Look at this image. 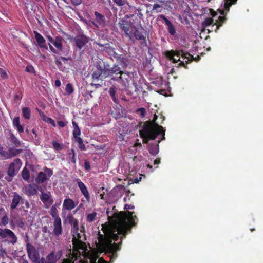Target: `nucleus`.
I'll return each instance as SVG.
<instances>
[{
  "label": "nucleus",
  "mask_w": 263,
  "mask_h": 263,
  "mask_svg": "<svg viewBox=\"0 0 263 263\" xmlns=\"http://www.w3.org/2000/svg\"><path fill=\"white\" fill-rule=\"evenodd\" d=\"M134 213L127 211L113 215L112 222L118 233H111L110 238L105 239L104 244V249L109 254L111 261L117 257V251L120 250L122 239L125 238L127 231L137 224L135 220H138V218L133 215Z\"/></svg>",
  "instance_id": "obj_1"
},
{
  "label": "nucleus",
  "mask_w": 263,
  "mask_h": 263,
  "mask_svg": "<svg viewBox=\"0 0 263 263\" xmlns=\"http://www.w3.org/2000/svg\"><path fill=\"white\" fill-rule=\"evenodd\" d=\"M160 134H163V139H165L163 127L158 124H153L152 122H146L140 130V136L143 143L145 144H148L149 140H155Z\"/></svg>",
  "instance_id": "obj_2"
},
{
  "label": "nucleus",
  "mask_w": 263,
  "mask_h": 263,
  "mask_svg": "<svg viewBox=\"0 0 263 263\" xmlns=\"http://www.w3.org/2000/svg\"><path fill=\"white\" fill-rule=\"evenodd\" d=\"M58 205L55 204L50 209L49 213L54 218L53 234L55 236H59L62 234V221L59 216Z\"/></svg>",
  "instance_id": "obj_3"
},
{
  "label": "nucleus",
  "mask_w": 263,
  "mask_h": 263,
  "mask_svg": "<svg viewBox=\"0 0 263 263\" xmlns=\"http://www.w3.org/2000/svg\"><path fill=\"white\" fill-rule=\"evenodd\" d=\"M0 239H3L8 243L14 245L17 238L14 233L9 229L0 228Z\"/></svg>",
  "instance_id": "obj_4"
},
{
  "label": "nucleus",
  "mask_w": 263,
  "mask_h": 263,
  "mask_svg": "<svg viewBox=\"0 0 263 263\" xmlns=\"http://www.w3.org/2000/svg\"><path fill=\"white\" fill-rule=\"evenodd\" d=\"M118 26L122 31H124L126 36L129 37L130 40H132V29L135 26L130 21L122 20L119 23Z\"/></svg>",
  "instance_id": "obj_5"
},
{
  "label": "nucleus",
  "mask_w": 263,
  "mask_h": 263,
  "mask_svg": "<svg viewBox=\"0 0 263 263\" xmlns=\"http://www.w3.org/2000/svg\"><path fill=\"white\" fill-rule=\"evenodd\" d=\"M22 164V163L20 159H15L9 165L7 170L8 175L11 178L14 177L18 172Z\"/></svg>",
  "instance_id": "obj_6"
},
{
  "label": "nucleus",
  "mask_w": 263,
  "mask_h": 263,
  "mask_svg": "<svg viewBox=\"0 0 263 263\" xmlns=\"http://www.w3.org/2000/svg\"><path fill=\"white\" fill-rule=\"evenodd\" d=\"M129 73L122 71L119 76L112 77L111 80L121 84L125 88L129 85Z\"/></svg>",
  "instance_id": "obj_7"
},
{
  "label": "nucleus",
  "mask_w": 263,
  "mask_h": 263,
  "mask_svg": "<svg viewBox=\"0 0 263 263\" xmlns=\"http://www.w3.org/2000/svg\"><path fill=\"white\" fill-rule=\"evenodd\" d=\"M89 38L83 34H78L73 38L74 45L79 50H81L89 42Z\"/></svg>",
  "instance_id": "obj_8"
},
{
  "label": "nucleus",
  "mask_w": 263,
  "mask_h": 263,
  "mask_svg": "<svg viewBox=\"0 0 263 263\" xmlns=\"http://www.w3.org/2000/svg\"><path fill=\"white\" fill-rule=\"evenodd\" d=\"M26 250L29 258L33 262H36L39 258V254L35 247L31 243H27L26 245Z\"/></svg>",
  "instance_id": "obj_9"
},
{
  "label": "nucleus",
  "mask_w": 263,
  "mask_h": 263,
  "mask_svg": "<svg viewBox=\"0 0 263 263\" xmlns=\"http://www.w3.org/2000/svg\"><path fill=\"white\" fill-rule=\"evenodd\" d=\"M76 182L77 183L81 194L84 196L87 202L89 203L91 200V197L87 186L79 178L76 179Z\"/></svg>",
  "instance_id": "obj_10"
},
{
  "label": "nucleus",
  "mask_w": 263,
  "mask_h": 263,
  "mask_svg": "<svg viewBox=\"0 0 263 263\" xmlns=\"http://www.w3.org/2000/svg\"><path fill=\"white\" fill-rule=\"evenodd\" d=\"M46 39L55 46L58 51H61L62 50V43L64 40L61 36H58L55 39H53L51 36L48 35H46Z\"/></svg>",
  "instance_id": "obj_11"
},
{
  "label": "nucleus",
  "mask_w": 263,
  "mask_h": 263,
  "mask_svg": "<svg viewBox=\"0 0 263 263\" xmlns=\"http://www.w3.org/2000/svg\"><path fill=\"white\" fill-rule=\"evenodd\" d=\"M38 185L35 183L28 184L23 188V192L27 196L31 197L37 194Z\"/></svg>",
  "instance_id": "obj_12"
},
{
  "label": "nucleus",
  "mask_w": 263,
  "mask_h": 263,
  "mask_svg": "<svg viewBox=\"0 0 263 263\" xmlns=\"http://www.w3.org/2000/svg\"><path fill=\"white\" fill-rule=\"evenodd\" d=\"M132 29V36L135 37V39L137 40L141 41V45L142 46H147V42L145 36L143 34V33L139 31L135 26L133 27Z\"/></svg>",
  "instance_id": "obj_13"
},
{
  "label": "nucleus",
  "mask_w": 263,
  "mask_h": 263,
  "mask_svg": "<svg viewBox=\"0 0 263 263\" xmlns=\"http://www.w3.org/2000/svg\"><path fill=\"white\" fill-rule=\"evenodd\" d=\"M33 33L38 46L40 48L47 50L48 46L46 44V40L43 36L36 31H34Z\"/></svg>",
  "instance_id": "obj_14"
},
{
  "label": "nucleus",
  "mask_w": 263,
  "mask_h": 263,
  "mask_svg": "<svg viewBox=\"0 0 263 263\" xmlns=\"http://www.w3.org/2000/svg\"><path fill=\"white\" fill-rule=\"evenodd\" d=\"M163 137L160 139L158 140L157 142L154 143H148L147 146V149L149 153L153 155H156L159 152V143L161 142V140H164Z\"/></svg>",
  "instance_id": "obj_15"
},
{
  "label": "nucleus",
  "mask_w": 263,
  "mask_h": 263,
  "mask_svg": "<svg viewBox=\"0 0 263 263\" xmlns=\"http://www.w3.org/2000/svg\"><path fill=\"white\" fill-rule=\"evenodd\" d=\"M23 199L17 193L14 192L10 204V209L11 210L15 209L20 203H23Z\"/></svg>",
  "instance_id": "obj_16"
},
{
  "label": "nucleus",
  "mask_w": 263,
  "mask_h": 263,
  "mask_svg": "<svg viewBox=\"0 0 263 263\" xmlns=\"http://www.w3.org/2000/svg\"><path fill=\"white\" fill-rule=\"evenodd\" d=\"M166 57L173 63H177L180 61V52L173 50L167 51L165 52Z\"/></svg>",
  "instance_id": "obj_17"
},
{
  "label": "nucleus",
  "mask_w": 263,
  "mask_h": 263,
  "mask_svg": "<svg viewBox=\"0 0 263 263\" xmlns=\"http://www.w3.org/2000/svg\"><path fill=\"white\" fill-rule=\"evenodd\" d=\"M159 17L165 22V25L167 26L168 31L170 34L174 35L176 33V29L174 25L164 15L161 14L159 15Z\"/></svg>",
  "instance_id": "obj_18"
},
{
  "label": "nucleus",
  "mask_w": 263,
  "mask_h": 263,
  "mask_svg": "<svg viewBox=\"0 0 263 263\" xmlns=\"http://www.w3.org/2000/svg\"><path fill=\"white\" fill-rule=\"evenodd\" d=\"M22 148L9 146L7 158L10 159L18 155L22 152Z\"/></svg>",
  "instance_id": "obj_19"
},
{
  "label": "nucleus",
  "mask_w": 263,
  "mask_h": 263,
  "mask_svg": "<svg viewBox=\"0 0 263 263\" xmlns=\"http://www.w3.org/2000/svg\"><path fill=\"white\" fill-rule=\"evenodd\" d=\"M76 206L74 201L69 197H66L63 201V210L65 209L68 211H71Z\"/></svg>",
  "instance_id": "obj_20"
},
{
  "label": "nucleus",
  "mask_w": 263,
  "mask_h": 263,
  "mask_svg": "<svg viewBox=\"0 0 263 263\" xmlns=\"http://www.w3.org/2000/svg\"><path fill=\"white\" fill-rule=\"evenodd\" d=\"M92 78L93 80H102L103 74L102 71V66L100 65H97L95 69L93 70Z\"/></svg>",
  "instance_id": "obj_21"
},
{
  "label": "nucleus",
  "mask_w": 263,
  "mask_h": 263,
  "mask_svg": "<svg viewBox=\"0 0 263 263\" xmlns=\"http://www.w3.org/2000/svg\"><path fill=\"white\" fill-rule=\"evenodd\" d=\"M99 46L103 47V50L107 52L109 55L114 58V56L117 55V53L115 51V49L110 46L109 43L104 45L98 44Z\"/></svg>",
  "instance_id": "obj_22"
},
{
  "label": "nucleus",
  "mask_w": 263,
  "mask_h": 263,
  "mask_svg": "<svg viewBox=\"0 0 263 263\" xmlns=\"http://www.w3.org/2000/svg\"><path fill=\"white\" fill-rule=\"evenodd\" d=\"M9 141L10 144L9 146L15 147L16 148H22V142L13 133L10 134Z\"/></svg>",
  "instance_id": "obj_23"
},
{
  "label": "nucleus",
  "mask_w": 263,
  "mask_h": 263,
  "mask_svg": "<svg viewBox=\"0 0 263 263\" xmlns=\"http://www.w3.org/2000/svg\"><path fill=\"white\" fill-rule=\"evenodd\" d=\"M94 15L95 16V21L97 24L101 27H104L106 24L104 16L97 11L95 12Z\"/></svg>",
  "instance_id": "obj_24"
},
{
  "label": "nucleus",
  "mask_w": 263,
  "mask_h": 263,
  "mask_svg": "<svg viewBox=\"0 0 263 263\" xmlns=\"http://www.w3.org/2000/svg\"><path fill=\"white\" fill-rule=\"evenodd\" d=\"M72 123L73 126V130L72 132L73 140L75 141L78 140V139H81L80 137L81 135V130L77 123L72 121Z\"/></svg>",
  "instance_id": "obj_25"
},
{
  "label": "nucleus",
  "mask_w": 263,
  "mask_h": 263,
  "mask_svg": "<svg viewBox=\"0 0 263 263\" xmlns=\"http://www.w3.org/2000/svg\"><path fill=\"white\" fill-rule=\"evenodd\" d=\"M41 200L44 203H45L47 201H49L50 204H51L53 202V200L50 196V193H42L40 196Z\"/></svg>",
  "instance_id": "obj_26"
},
{
  "label": "nucleus",
  "mask_w": 263,
  "mask_h": 263,
  "mask_svg": "<svg viewBox=\"0 0 263 263\" xmlns=\"http://www.w3.org/2000/svg\"><path fill=\"white\" fill-rule=\"evenodd\" d=\"M13 126L16 128L17 130L18 133H22L24 132V128L22 125L20 124V117H15L12 121Z\"/></svg>",
  "instance_id": "obj_27"
},
{
  "label": "nucleus",
  "mask_w": 263,
  "mask_h": 263,
  "mask_svg": "<svg viewBox=\"0 0 263 263\" xmlns=\"http://www.w3.org/2000/svg\"><path fill=\"white\" fill-rule=\"evenodd\" d=\"M122 71L119 65L115 64L112 67H110V76H118Z\"/></svg>",
  "instance_id": "obj_28"
},
{
  "label": "nucleus",
  "mask_w": 263,
  "mask_h": 263,
  "mask_svg": "<svg viewBox=\"0 0 263 263\" xmlns=\"http://www.w3.org/2000/svg\"><path fill=\"white\" fill-rule=\"evenodd\" d=\"M114 58L116 59L118 63L121 65L126 66L128 62L127 58L123 54H117V55L114 56Z\"/></svg>",
  "instance_id": "obj_29"
},
{
  "label": "nucleus",
  "mask_w": 263,
  "mask_h": 263,
  "mask_svg": "<svg viewBox=\"0 0 263 263\" xmlns=\"http://www.w3.org/2000/svg\"><path fill=\"white\" fill-rule=\"evenodd\" d=\"M47 179L48 177L45 173L43 172H40L37 174L35 181L37 183L41 184L45 182Z\"/></svg>",
  "instance_id": "obj_30"
},
{
  "label": "nucleus",
  "mask_w": 263,
  "mask_h": 263,
  "mask_svg": "<svg viewBox=\"0 0 263 263\" xmlns=\"http://www.w3.org/2000/svg\"><path fill=\"white\" fill-rule=\"evenodd\" d=\"M102 71L103 74V78L105 79L110 76V66L109 64H104L102 67Z\"/></svg>",
  "instance_id": "obj_31"
},
{
  "label": "nucleus",
  "mask_w": 263,
  "mask_h": 263,
  "mask_svg": "<svg viewBox=\"0 0 263 263\" xmlns=\"http://www.w3.org/2000/svg\"><path fill=\"white\" fill-rule=\"evenodd\" d=\"M59 257L56 255L53 252H51L46 256L47 263H55Z\"/></svg>",
  "instance_id": "obj_32"
},
{
  "label": "nucleus",
  "mask_w": 263,
  "mask_h": 263,
  "mask_svg": "<svg viewBox=\"0 0 263 263\" xmlns=\"http://www.w3.org/2000/svg\"><path fill=\"white\" fill-rule=\"evenodd\" d=\"M115 4L116 5L121 6L122 9L124 8V6L127 5L128 6V9H130L131 8V6L129 5V3L127 0H112Z\"/></svg>",
  "instance_id": "obj_33"
},
{
  "label": "nucleus",
  "mask_w": 263,
  "mask_h": 263,
  "mask_svg": "<svg viewBox=\"0 0 263 263\" xmlns=\"http://www.w3.org/2000/svg\"><path fill=\"white\" fill-rule=\"evenodd\" d=\"M109 94L112 99L113 101L117 103H118V97L116 96V88L115 86H112L110 87L109 89Z\"/></svg>",
  "instance_id": "obj_34"
},
{
  "label": "nucleus",
  "mask_w": 263,
  "mask_h": 263,
  "mask_svg": "<svg viewBox=\"0 0 263 263\" xmlns=\"http://www.w3.org/2000/svg\"><path fill=\"white\" fill-rule=\"evenodd\" d=\"M73 235L72 242L74 245L77 242L82 243V241L80 240L81 238V235L79 233V231H77V233L75 231H71Z\"/></svg>",
  "instance_id": "obj_35"
},
{
  "label": "nucleus",
  "mask_w": 263,
  "mask_h": 263,
  "mask_svg": "<svg viewBox=\"0 0 263 263\" xmlns=\"http://www.w3.org/2000/svg\"><path fill=\"white\" fill-rule=\"evenodd\" d=\"M22 115L26 119H29L31 116V110L29 107H23L22 108Z\"/></svg>",
  "instance_id": "obj_36"
},
{
  "label": "nucleus",
  "mask_w": 263,
  "mask_h": 263,
  "mask_svg": "<svg viewBox=\"0 0 263 263\" xmlns=\"http://www.w3.org/2000/svg\"><path fill=\"white\" fill-rule=\"evenodd\" d=\"M21 175H22V178L25 181H28V180L30 178V173H29V170L26 167H24L23 169V170L22 171V172H21Z\"/></svg>",
  "instance_id": "obj_37"
},
{
  "label": "nucleus",
  "mask_w": 263,
  "mask_h": 263,
  "mask_svg": "<svg viewBox=\"0 0 263 263\" xmlns=\"http://www.w3.org/2000/svg\"><path fill=\"white\" fill-rule=\"evenodd\" d=\"M97 215V214L96 212L87 214L86 217L87 221L89 222H93L96 219Z\"/></svg>",
  "instance_id": "obj_38"
},
{
  "label": "nucleus",
  "mask_w": 263,
  "mask_h": 263,
  "mask_svg": "<svg viewBox=\"0 0 263 263\" xmlns=\"http://www.w3.org/2000/svg\"><path fill=\"white\" fill-rule=\"evenodd\" d=\"M180 55L184 59H186L187 61H186V62L187 63L188 62L192 61L193 59H194L193 56L191 54H190L188 52H184L183 51H180Z\"/></svg>",
  "instance_id": "obj_39"
},
{
  "label": "nucleus",
  "mask_w": 263,
  "mask_h": 263,
  "mask_svg": "<svg viewBox=\"0 0 263 263\" xmlns=\"http://www.w3.org/2000/svg\"><path fill=\"white\" fill-rule=\"evenodd\" d=\"M68 155L71 162L73 164H75L76 163V158L74 150L73 149H71L70 151L69 152Z\"/></svg>",
  "instance_id": "obj_40"
},
{
  "label": "nucleus",
  "mask_w": 263,
  "mask_h": 263,
  "mask_svg": "<svg viewBox=\"0 0 263 263\" xmlns=\"http://www.w3.org/2000/svg\"><path fill=\"white\" fill-rule=\"evenodd\" d=\"M214 23V20L212 17L206 18L202 22V26L204 27H206Z\"/></svg>",
  "instance_id": "obj_41"
},
{
  "label": "nucleus",
  "mask_w": 263,
  "mask_h": 263,
  "mask_svg": "<svg viewBox=\"0 0 263 263\" xmlns=\"http://www.w3.org/2000/svg\"><path fill=\"white\" fill-rule=\"evenodd\" d=\"M65 91H66V93L68 95H70L72 94L73 92L74 88H73V86H72V85L71 84L68 83V84H66V88H65Z\"/></svg>",
  "instance_id": "obj_42"
},
{
  "label": "nucleus",
  "mask_w": 263,
  "mask_h": 263,
  "mask_svg": "<svg viewBox=\"0 0 263 263\" xmlns=\"http://www.w3.org/2000/svg\"><path fill=\"white\" fill-rule=\"evenodd\" d=\"M9 222V218L7 215L6 213H5L4 216H3L1 218V222L0 223V225H2L4 226H6L8 224Z\"/></svg>",
  "instance_id": "obj_43"
},
{
  "label": "nucleus",
  "mask_w": 263,
  "mask_h": 263,
  "mask_svg": "<svg viewBox=\"0 0 263 263\" xmlns=\"http://www.w3.org/2000/svg\"><path fill=\"white\" fill-rule=\"evenodd\" d=\"M66 220H67L69 224H70L71 226L73 224V223H74L76 221H78V220L76 219L73 216L70 214L68 215Z\"/></svg>",
  "instance_id": "obj_44"
},
{
  "label": "nucleus",
  "mask_w": 263,
  "mask_h": 263,
  "mask_svg": "<svg viewBox=\"0 0 263 263\" xmlns=\"http://www.w3.org/2000/svg\"><path fill=\"white\" fill-rule=\"evenodd\" d=\"M75 142H77L79 145V148L81 151H85L86 150V147L85 145L83 144V141L82 139H78V140H76L74 141Z\"/></svg>",
  "instance_id": "obj_45"
},
{
  "label": "nucleus",
  "mask_w": 263,
  "mask_h": 263,
  "mask_svg": "<svg viewBox=\"0 0 263 263\" xmlns=\"http://www.w3.org/2000/svg\"><path fill=\"white\" fill-rule=\"evenodd\" d=\"M153 10L157 12H161L162 11V7L158 4H154L153 6Z\"/></svg>",
  "instance_id": "obj_46"
},
{
  "label": "nucleus",
  "mask_w": 263,
  "mask_h": 263,
  "mask_svg": "<svg viewBox=\"0 0 263 263\" xmlns=\"http://www.w3.org/2000/svg\"><path fill=\"white\" fill-rule=\"evenodd\" d=\"M0 77L3 80H6L8 78L6 71L1 68H0Z\"/></svg>",
  "instance_id": "obj_47"
},
{
  "label": "nucleus",
  "mask_w": 263,
  "mask_h": 263,
  "mask_svg": "<svg viewBox=\"0 0 263 263\" xmlns=\"http://www.w3.org/2000/svg\"><path fill=\"white\" fill-rule=\"evenodd\" d=\"M136 112L137 114H139L141 118H143V117H144V116L145 115L146 110L144 108L141 107V108H138L136 110Z\"/></svg>",
  "instance_id": "obj_48"
},
{
  "label": "nucleus",
  "mask_w": 263,
  "mask_h": 263,
  "mask_svg": "<svg viewBox=\"0 0 263 263\" xmlns=\"http://www.w3.org/2000/svg\"><path fill=\"white\" fill-rule=\"evenodd\" d=\"M44 171L47 177H50L53 174V171L50 168L45 167L44 168Z\"/></svg>",
  "instance_id": "obj_49"
},
{
  "label": "nucleus",
  "mask_w": 263,
  "mask_h": 263,
  "mask_svg": "<svg viewBox=\"0 0 263 263\" xmlns=\"http://www.w3.org/2000/svg\"><path fill=\"white\" fill-rule=\"evenodd\" d=\"M72 229L71 231L77 232V231H79V222L76 221L74 223L71 225Z\"/></svg>",
  "instance_id": "obj_50"
},
{
  "label": "nucleus",
  "mask_w": 263,
  "mask_h": 263,
  "mask_svg": "<svg viewBox=\"0 0 263 263\" xmlns=\"http://www.w3.org/2000/svg\"><path fill=\"white\" fill-rule=\"evenodd\" d=\"M52 145L55 150H60L62 149L60 144L56 141H53Z\"/></svg>",
  "instance_id": "obj_51"
},
{
  "label": "nucleus",
  "mask_w": 263,
  "mask_h": 263,
  "mask_svg": "<svg viewBox=\"0 0 263 263\" xmlns=\"http://www.w3.org/2000/svg\"><path fill=\"white\" fill-rule=\"evenodd\" d=\"M0 155L2 157H4L5 159L7 158V155H8V151L5 152L3 150V148L0 147Z\"/></svg>",
  "instance_id": "obj_52"
},
{
  "label": "nucleus",
  "mask_w": 263,
  "mask_h": 263,
  "mask_svg": "<svg viewBox=\"0 0 263 263\" xmlns=\"http://www.w3.org/2000/svg\"><path fill=\"white\" fill-rule=\"evenodd\" d=\"M44 121L47 122H48V123H50V124H51L53 127H55V126H56L54 120L52 119L51 118L47 117V120H45L44 119Z\"/></svg>",
  "instance_id": "obj_53"
},
{
  "label": "nucleus",
  "mask_w": 263,
  "mask_h": 263,
  "mask_svg": "<svg viewBox=\"0 0 263 263\" xmlns=\"http://www.w3.org/2000/svg\"><path fill=\"white\" fill-rule=\"evenodd\" d=\"M49 45V49L50 50V51L53 53H55V54H59V51H58L57 49H55L51 44L50 43H49L48 44Z\"/></svg>",
  "instance_id": "obj_54"
},
{
  "label": "nucleus",
  "mask_w": 263,
  "mask_h": 263,
  "mask_svg": "<svg viewBox=\"0 0 263 263\" xmlns=\"http://www.w3.org/2000/svg\"><path fill=\"white\" fill-rule=\"evenodd\" d=\"M84 168H85V170H86V171H88L90 168V163L87 160H85V162H84Z\"/></svg>",
  "instance_id": "obj_55"
},
{
  "label": "nucleus",
  "mask_w": 263,
  "mask_h": 263,
  "mask_svg": "<svg viewBox=\"0 0 263 263\" xmlns=\"http://www.w3.org/2000/svg\"><path fill=\"white\" fill-rule=\"evenodd\" d=\"M71 2L73 5L77 6L82 3V0H71Z\"/></svg>",
  "instance_id": "obj_56"
},
{
  "label": "nucleus",
  "mask_w": 263,
  "mask_h": 263,
  "mask_svg": "<svg viewBox=\"0 0 263 263\" xmlns=\"http://www.w3.org/2000/svg\"><path fill=\"white\" fill-rule=\"evenodd\" d=\"M60 59H61L62 61L65 63L66 61L71 60V58L70 56L68 57H60Z\"/></svg>",
  "instance_id": "obj_57"
},
{
  "label": "nucleus",
  "mask_w": 263,
  "mask_h": 263,
  "mask_svg": "<svg viewBox=\"0 0 263 263\" xmlns=\"http://www.w3.org/2000/svg\"><path fill=\"white\" fill-rule=\"evenodd\" d=\"M226 3L229 4L230 6L236 3L237 0H224Z\"/></svg>",
  "instance_id": "obj_58"
},
{
  "label": "nucleus",
  "mask_w": 263,
  "mask_h": 263,
  "mask_svg": "<svg viewBox=\"0 0 263 263\" xmlns=\"http://www.w3.org/2000/svg\"><path fill=\"white\" fill-rule=\"evenodd\" d=\"M35 263H47V261L44 258L42 257L40 259L39 258L37 261Z\"/></svg>",
  "instance_id": "obj_59"
},
{
  "label": "nucleus",
  "mask_w": 263,
  "mask_h": 263,
  "mask_svg": "<svg viewBox=\"0 0 263 263\" xmlns=\"http://www.w3.org/2000/svg\"><path fill=\"white\" fill-rule=\"evenodd\" d=\"M57 123L60 127H64L66 125V123L62 121H58Z\"/></svg>",
  "instance_id": "obj_60"
},
{
  "label": "nucleus",
  "mask_w": 263,
  "mask_h": 263,
  "mask_svg": "<svg viewBox=\"0 0 263 263\" xmlns=\"http://www.w3.org/2000/svg\"><path fill=\"white\" fill-rule=\"evenodd\" d=\"M6 254L5 250L1 247L0 249V256L3 257Z\"/></svg>",
  "instance_id": "obj_61"
},
{
  "label": "nucleus",
  "mask_w": 263,
  "mask_h": 263,
  "mask_svg": "<svg viewBox=\"0 0 263 263\" xmlns=\"http://www.w3.org/2000/svg\"><path fill=\"white\" fill-rule=\"evenodd\" d=\"M54 85L56 87H59L61 86V83L60 80H56L54 82Z\"/></svg>",
  "instance_id": "obj_62"
},
{
  "label": "nucleus",
  "mask_w": 263,
  "mask_h": 263,
  "mask_svg": "<svg viewBox=\"0 0 263 263\" xmlns=\"http://www.w3.org/2000/svg\"><path fill=\"white\" fill-rule=\"evenodd\" d=\"M61 61V59H60V57H59L58 58H55V63L57 65H60L62 64Z\"/></svg>",
  "instance_id": "obj_63"
},
{
  "label": "nucleus",
  "mask_w": 263,
  "mask_h": 263,
  "mask_svg": "<svg viewBox=\"0 0 263 263\" xmlns=\"http://www.w3.org/2000/svg\"><path fill=\"white\" fill-rule=\"evenodd\" d=\"M98 263H110L108 261H105L103 257H101L99 258Z\"/></svg>",
  "instance_id": "obj_64"
}]
</instances>
